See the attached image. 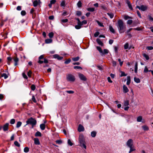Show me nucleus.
Wrapping results in <instances>:
<instances>
[{
  "mask_svg": "<svg viewBox=\"0 0 153 153\" xmlns=\"http://www.w3.org/2000/svg\"><path fill=\"white\" fill-rule=\"evenodd\" d=\"M118 28L119 32L120 33H123L125 31L126 29V27L124 25L123 21L121 20H119L118 22Z\"/></svg>",
  "mask_w": 153,
  "mask_h": 153,
  "instance_id": "obj_1",
  "label": "nucleus"
},
{
  "mask_svg": "<svg viewBox=\"0 0 153 153\" xmlns=\"http://www.w3.org/2000/svg\"><path fill=\"white\" fill-rule=\"evenodd\" d=\"M79 141L80 144V146L86 149V146L85 145V142L83 135L80 134L79 135Z\"/></svg>",
  "mask_w": 153,
  "mask_h": 153,
  "instance_id": "obj_2",
  "label": "nucleus"
},
{
  "mask_svg": "<svg viewBox=\"0 0 153 153\" xmlns=\"http://www.w3.org/2000/svg\"><path fill=\"white\" fill-rule=\"evenodd\" d=\"M26 123L27 124L26 125L29 124H30L32 125V128H33V126L36 125V121L35 119L31 117L27 121Z\"/></svg>",
  "mask_w": 153,
  "mask_h": 153,
  "instance_id": "obj_3",
  "label": "nucleus"
},
{
  "mask_svg": "<svg viewBox=\"0 0 153 153\" xmlns=\"http://www.w3.org/2000/svg\"><path fill=\"white\" fill-rule=\"evenodd\" d=\"M67 79L68 81L73 82L75 81V78L73 75L68 74L67 76Z\"/></svg>",
  "mask_w": 153,
  "mask_h": 153,
  "instance_id": "obj_4",
  "label": "nucleus"
},
{
  "mask_svg": "<svg viewBox=\"0 0 153 153\" xmlns=\"http://www.w3.org/2000/svg\"><path fill=\"white\" fill-rule=\"evenodd\" d=\"M136 8H138L142 11H145L147 9V7L146 5H142L140 6H137Z\"/></svg>",
  "mask_w": 153,
  "mask_h": 153,
  "instance_id": "obj_5",
  "label": "nucleus"
},
{
  "mask_svg": "<svg viewBox=\"0 0 153 153\" xmlns=\"http://www.w3.org/2000/svg\"><path fill=\"white\" fill-rule=\"evenodd\" d=\"M127 145L129 147L133 146V140L131 139L128 140L127 142Z\"/></svg>",
  "mask_w": 153,
  "mask_h": 153,
  "instance_id": "obj_6",
  "label": "nucleus"
},
{
  "mask_svg": "<svg viewBox=\"0 0 153 153\" xmlns=\"http://www.w3.org/2000/svg\"><path fill=\"white\" fill-rule=\"evenodd\" d=\"M79 78L82 80L83 81H86V78L82 74H79Z\"/></svg>",
  "mask_w": 153,
  "mask_h": 153,
  "instance_id": "obj_7",
  "label": "nucleus"
},
{
  "mask_svg": "<svg viewBox=\"0 0 153 153\" xmlns=\"http://www.w3.org/2000/svg\"><path fill=\"white\" fill-rule=\"evenodd\" d=\"M53 57L54 58L57 59L59 60H61L63 58V57L60 56L59 55L57 54H55L53 55Z\"/></svg>",
  "mask_w": 153,
  "mask_h": 153,
  "instance_id": "obj_8",
  "label": "nucleus"
},
{
  "mask_svg": "<svg viewBox=\"0 0 153 153\" xmlns=\"http://www.w3.org/2000/svg\"><path fill=\"white\" fill-rule=\"evenodd\" d=\"M123 92L124 93H126L129 91V90L127 87L125 85H124L123 86Z\"/></svg>",
  "mask_w": 153,
  "mask_h": 153,
  "instance_id": "obj_9",
  "label": "nucleus"
},
{
  "mask_svg": "<svg viewBox=\"0 0 153 153\" xmlns=\"http://www.w3.org/2000/svg\"><path fill=\"white\" fill-rule=\"evenodd\" d=\"M8 126H9V123H6L5 124L4 126H3V130L4 131H7L8 129Z\"/></svg>",
  "mask_w": 153,
  "mask_h": 153,
  "instance_id": "obj_10",
  "label": "nucleus"
},
{
  "mask_svg": "<svg viewBox=\"0 0 153 153\" xmlns=\"http://www.w3.org/2000/svg\"><path fill=\"white\" fill-rule=\"evenodd\" d=\"M44 59V55H41L39 58V61L38 62L40 64H42L43 62V61L41 60V59Z\"/></svg>",
  "mask_w": 153,
  "mask_h": 153,
  "instance_id": "obj_11",
  "label": "nucleus"
},
{
  "mask_svg": "<svg viewBox=\"0 0 153 153\" xmlns=\"http://www.w3.org/2000/svg\"><path fill=\"white\" fill-rule=\"evenodd\" d=\"M84 127L81 125H79L78 128V131L79 132L83 131H84Z\"/></svg>",
  "mask_w": 153,
  "mask_h": 153,
  "instance_id": "obj_12",
  "label": "nucleus"
},
{
  "mask_svg": "<svg viewBox=\"0 0 153 153\" xmlns=\"http://www.w3.org/2000/svg\"><path fill=\"white\" fill-rule=\"evenodd\" d=\"M34 143L36 145H39L40 144V142L39 139L37 138H34Z\"/></svg>",
  "mask_w": 153,
  "mask_h": 153,
  "instance_id": "obj_13",
  "label": "nucleus"
},
{
  "mask_svg": "<svg viewBox=\"0 0 153 153\" xmlns=\"http://www.w3.org/2000/svg\"><path fill=\"white\" fill-rule=\"evenodd\" d=\"M126 3L127 4L129 8L131 10H132L133 8L131 4L130 1L128 0H126Z\"/></svg>",
  "mask_w": 153,
  "mask_h": 153,
  "instance_id": "obj_14",
  "label": "nucleus"
},
{
  "mask_svg": "<svg viewBox=\"0 0 153 153\" xmlns=\"http://www.w3.org/2000/svg\"><path fill=\"white\" fill-rule=\"evenodd\" d=\"M97 42L100 45L102 46H103V43L99 39H97L96 40Z\"/></svg>",
  "mask_w": 153,
  "mask_h": 153,
  "instance_id": "obj_15",
  "label": "nucleus"
},
{
  "mask_svg": "<svg viewBox=\"0 0 153 153\" xmlns=\"http://www.w3.org/2000/svg\"><path fill=\"white\" fill-rule=\"evenodd\" d=\"M13 60L15 62L14 64L15 65H18V62L19 60L18 58L17 57H15L13 59Z\"/></svg>",
  "mask_w": 153,
  "mask_h": 153,
  "instance_id": "obj_16",
  "label": "nucleus"
},
{
  "mask_svg": "<svg viewBox=\"0 0 153 153\" xmlns=\"http://www.w3.org/2000/svg\"><path fill=\"white\" fill-rule=\"evenodd\" d=\"M52 42V40L51 39H47L45 40V42L46 44L51 43Z\"/></svg>",
  "mask_w": 153,
  "mask_h": 153,
  "instance_id": "obj_17",
  "label": "nucleus"
},
{
  "mask_svg": "<svg viewBox=\"0 0 153 153\" xmlns=\"http://www.w3.org/2000/svg\"><path fill=\"white\" fill-rule=\"evenodd\" d=\"M40 127L41 130H44L45 128V123L41 124L40 125Z\"/></svg>",
  "mask_w": 153,
  "mask_h": 153,
  "instance_id": "obj_18",
  "label": "nucleus"
},
{
  "mask_svg": "<svg viewBox=\"0 0 153 153\" xmlns=\"http://www.w3.org/2000/svg\"><path fill=\"white\" fill-rule=\"evenodd\" d=\"M8 75H9V74H7L5 73H3L1 74V76L4 77L5 79H6L8 77Z\"/></svg>",
  "mask_w": 153,
  "mask_h": 153,
  "instance_id": "obj_19",
  "label": "nucleus"
},
{
  "mask_svg": "<svg viewBox=\"0 0 153 153\" xmlns=\"http://www.w3.org/2000/svg\"><path fill=\"white\" fill-rule=\"evenodd\" d=\"M131 81V78L130 76H128L127 77V81L126 84L127 85H129Z\"/></svg>",
  "mask_w": 153,
  "mask_h": 153,
  "instance_id": "obj_20",
  "label": "nucleus"
},
{
  "mask_svg": "<svg viewBox=\"0 0 153 153\" xmlns=\"http://www.w3.org/2000/svg\"><path fill=\"white\" fill-rule=\"evenodd\" d=\"M81 23H77V25L75 26V27L77 29H79L81 27Z\"/></svg>",
  "mask_w": 153,
  "mask_h": 153,
  "instance_id": "obj_21",
  "label": "nucleus"
},
{
  "mask_svg": "<svg viewBox=\"0 0 153 153\" xmlns=\"http://www.w3.org/2000/svg\"><path fill=\"white\" fill-rule=\"evenodd\" d=\"M109 29L110 31L111 32H112L113 33H115L114 30L111 26H109Z\"/></svg>",
  "mask_w": 153,
  "mask_h": 153,
  "instance_id": "obj_22",
  "label": "nucleus"
},
{
  "mask_svg": "<svg viewBox=\"0 0 153 153\" xmlns=\"http://www.w3.org/2000/svg\"><path fill=\"white\" fill-rule=\"evenodd\" d=\"M109 51L108 50L106 49H104L103 51H102V53H101L102 54H107L108 53Z\"/></svg>",
  "mask_w": 153,
  "mask_h": 153,
  "instance_id": "obj_23",
  "label": "nucleus"
},
{
  "mask_svg": "<svg viewBox=\"0 0 153 153\" xmlns=\"http://www.w3.org/2000/svg\"><path fill=\"white\" fill-rule=\"evenodd\" d=\"M22 124V123L20 121L18 122L16 124V127L17 128L21 126Z\"/></svg>",
  "mask_w": 153,
  "mask_h": 153,
  "instance_id": "obj_24",
  "label": "nucleus"
},
{
  "mask_svg": "<svg viewBox=\"0 0 153 153\" xmlns=\"http://www.w3.org/2000/svg\"><path fill=\"white\" fill-rule=\"evenodd\" d=\"M142 119V116H139L137 117V120L138 122H141Z\"/></svg>",
  "mask_w": 153,
  "mask_h": 153,
  "instance_id": "obj_25",
  "label": "nucleus"
},
{
  "mask_svg": "<svg viewBox=\"0 0 153 153\" xmlns=\"http://www.w3.org/2000/svg\"><path fill=\"white\" fill-rule=\"evenodd\" d=\"M79 56H77L76 57L72 58V60L74 61H77L79 60Z\"/></svg>",
  "mask_w": 153,
  "mask_h": 153,
  "instance_id": "obj_26",
  "label": "nucleus"
},
{
  "mask_svg": "<svg viewBox=\"0 0 153 153\" xmlns=\"http://www.w3.org/2000/svg\"><path fill=\"white\" fill-rule=\"evenodd\" d=\"M142 128L145 131H148L149 129L148 127L146 126H142Z\"/></svg>",
  "mask_w": 153,
  "mask_h": 153,
  "instance_id": "obj_27",
  "label": "nucleus"
},
{
  "mask_svg": "<svg viewBox=\"0 0 153 153\" xmlns=\"http://www.w3.org/2000/svg\"><path fill=\"white\" fill-rule=\"evenodd\" d=\"M38 2L37 0L34 1L33 2V6L34 7H36L38 4Z\"/></svg>",
  "mask_w": 153,
  "mask_h": 153,
  "instance_id": "obj_28",
  "label": "nucleus"
},
{
  "mask_svg": "<svg viewBox=\"0 0 153 153\" xmlns=\"http://www.w3.org/2000/svg\"><path fill=\"white\" fill-rule=\"evenodd\" d=\"M134 81L137 83H139L140 82V80L138 78H136V77H134Z\"/></svg>",
  "mask_w": 153,
  "mask_h": 153,
  "instance_id": "obj_29",
  "label": "nucleus"
},
{
  "mask_svg": "<svg viewBox=\"0 0 153 153\" xmlns=\"http://www.w3.org/2000/svg\"><path fill=\"white\" fill-rule=\"evenodd\" d=\"M96 132L94 131H93L91 132V136L93 137H95L96 135Z\"/></svg>",
  "mask_w": 153,
  "mask_h": 153,
  "instance_id": "obj_30",
  "label": "nucleus"
},
{
  "mask_svg": "<svg viewBox=\"0 0 153 153\" xmlns=\"http://www.w3.org/2000/svg\"><path fill=\"white\" fill-rule=\"evenodd\" d=\"M35 136L40 137L41 136V134L40 132L37 131L35 134Z\"/></svg>",
  "mask_w": 153,
  "mask_h": 153,
  "instance_id": "obj_31",
  "label": "nucleus"
},
{
  "mask_svg": "<svg viewBox=\"0 0 153 153\" xmlns=\"http://www.w3.org/2000/svg\"><path fill=\"white\" fill-rule=\"evenodd\" d=\"M97 50L99 51L100 53L101 54L102 53V51L101 48L99 46H97Z\"/></svg>",
  "mask_w": 153,
  "mask_h": 153,
  "instance_id": "obj_32",
  "label": "nucleus"
},
{
  "mask_svg": "<svg viewBox=\"0 0 153 153\" xmlns=\"http://www.w3.org/2000/svg\"><path fill=\"white\" fill-rule=\"evenodd\" d=\"M129 147L130 148V150L129 151V153H130L131 152L135 150V149L134 148V146H133Z\"/></svg>",
  "mask_w": 153,
  "mask_h": 153,
  "instance_id": "obj_33",
  "label": "nucleus"
},
{
  "mask_svg": "<svg viewBox=\"0 0 153 153\" xmlns=\"http://www.w3.org/2000/svg\"><path fill=\"white\" fill-rule=\"evenodd\" d=\"M129 105V101L128 100H126L124 102V105L125 106H127Z\"/></svg>",
  "mask_w": 153,
  "mask_h": 153,
  "instance_id": "obj_34",
  "label": "nucleus"
},
{
  "mask_svg": "<svg viewBox=\"0 0 153 153\" xmlns=\"http://www.w3.org/2000/svg\"><path fill=\"white\" fill-rule=\"evenodd\" d=\"M54 35V33L53 32H51L50 33L48 34L49 37L51 38L53 37Z\"/></svg>",
  "mask_w": 153,
  "mask_h": 153,
  "instance_id": "obj_35",
  "label": "nucleus"
},
{
  "mask_svg": "<svg viewBox=\"0 0 153 153\" xmlns=\"http://www.w3.org/2000/svg\"><path fill=\"white\" fill-rule=\"evenodd\" d=\"M71 59H67L66 61H65L64 63L66 64H68L69 63L71 62Z\"/></svg>",
  "mask_w": 153,
  "mask_h": 153,
  "instance_id": "obj_36",
  "label": "nucleus"
},
{
  "mask_svg": "<svg viewBox=\"0 0 153 153\" xmlns=\"http://www.w3.org/2000/svg\"><path fill=\"white\" fill-rule=\"evenodd\" d=\"M143 56L146 60H148L149 59V56L146 54L144 53L143 54Z\"/></svg>",
  "mask_w": 153,
  "mask_h": 153,
  "instance_id": "obj_37",
  "label": "nucleus"
},
{
  "mask_svg": "<svg viewBox=\"0 0 153 153\" xmlns=\"http://www.w3.org/2000/svg\"><path fill=\"white\" fill-rule=\"evenodd\" d=\"M82 3L80 1H79L77 3V5L78 7L80 8L81 7H82Z\"/></svg>",
  "mask_w": 153,
  "mask_h": 153,
  "instance_id": "obj_38",
  "label": "nucleus"
},
{
  "mask_svg": "<svg viewBox=\"0 0 153 153\" xmlns=\"http://www.w3.org/2000/svg\"><path fill=\"white\" fill-rule=\"evenodd\" d=\"M128 43H126L124 45V48L125 49H127L128 48Z\"/></svg>",
  "mask_w": 153,
  "mask_h": 153,
  "instance_id": "obj_39",
  "label": "nucleus"
},
{
  "mask_svg": "<svg viewBox=\"0 0 153 153\" xmlns=\"http://www.w3.org/2000/svg\"><path fill=\"white\" fill-rule=\"evenodd\" d=\"M107 15L110 17L111 18H112L114 17V14L113 13H108Z\"/></svg>",
  "mask_w": 153,
  "mask_h": 153,
  "instance_id": "obj_40",
  "label": "nucleus"
},
{
  "mask_svg": "<svg viewBox=\"0 0 153 153\" xmlns=\"http://www.w3.org/2000/svg\"><path fill=\"white\" fill-rule=\"evenodd\" d=\"M36 88V86L34 85H32L31 86V89L33 91L35 90Z\"/></svg>",
  "mask_w": 153,
  "mask_h": 153,
  "instance_id": "obj_41",
  "label": "nucleus"
},
{
  "mask_svg": "<svg viewBox=\"0 0 153 153\" xmlns=\"http://www.w3.org/2000/svg\"><path fill=\"white\" fill-rule=\"evenodd\" d=\"M87 10L89 11L93 12L94 10V8H88L87 9Z\"/></svg>",
  "mask_w": 153,
  "mask_h": 153,
  "instance_id": "obj_42",
  "label": "nucleus"
},
{
  "mask_svg": "<svg viewBox=\"0 0 153 153\" xmlns=\"http://www.w3.org/2000/svg\"><path fill=\"white\" fill-rule=\"evenodd\" d=\"M15 120L14 119H13L10 120V123L11 124H13L15 123Z\"/></svg>",
  "mask_w": 153,
  "mask_h": 153,
  "instance_id": "obj_43",
  "label": "nucleus"
},
{
  "mask_svg": "<svg viewBox=\"0 0 153 153\" xmlns=\"http://www.w3.org/2000/svg\"><path fill=\"white\" fill-rule=\"evenodd\" d=\"M14 144L15 145L17 146V147H19L20 146V144L17 141H15L14 142Z\"/></svg>",
  "mask_w": 153,
  "mask_h": 153,
  "instance_id": "obj_44",
  "label": "nucleus"
},
{
  "mask_svg": "<svg viewBox=\"0 0 153 153\" xmlns=\"http://www.w3.org/2000/svg\"><path fill=\"white\" fill-rule=\"evenodd\" d=\"M124 18L125 20H127L129 19H132V18L127 15H125L124 16Z\"/></svg>",
  "mask_w": 153,
  "mask_h": 153,
  "instance_id": "obj_45",
  "label": "nucleus"
},
{
  "mask_svg": "<svg viewBox=\"0 0 153 153\" xmlns=\"http://www.w3.org/2000/svg\"><path fill=\"white\" fill-rule=\"evenodd\" d=\"M87 23V22L85 20H83L82 22H81V26L83 25H85Z\"/></svg>",
  "mask_w": 153,
  "mask_h": 153,
  "instance_id": "obj_46",
  "label": "nucleus"
},
{
  "mask_svg": "<svg viewBox=\"0 0 153 153\" xmlns=\"http://www.w3.org/2000/svg\"><path fill=\"white\" fill-rule=\"evenodd\" d=\"M121 75L120 76H126L127 75V74H126L123 71H121Z\"/></svg>",
  "mask_w": 153,
  "mask_h": 153,
  "instance_id": "obj_47",
  "label": "nucleus"
},
{
  "mask_svg": "<svg viewBox=\"0 0 153 153\" xmlns=\"http://www.w3.org/2000/svg\"><path fill=\"white\" fill-rule=\"evenodd\" d=\"M21 14L22 16H24L26 15V12L25 10H22L21 12Z\"/></svg>",
  "mask_w": 153,
  "mask_h": 153,
  "instance_id": "obj_48",
  "label": "nucleus"
},
{
  "mask_svg": "<svg viewBox=\"0 0 153 153\" xmlns=\"http://www.w3.org/2000/svg\"><path fill=\"white\" fill-rule=\"evenodd\" d=\"M29 151V149L27 147H25L24 149V152H27Z\"/></svg>",
  "mask_w": 153,
  "mask_h": 153,
  "instance_id": "obj_49",
  "label": "nucleus"
},
{
  "mask_svg": "<svg viewBox=\"0 0 153 153\" xmlns=\"http://www.w3.org/2000/svg\"><path fill=\"white\" fill-rule=\"evenodd\" d=\"M74 69H82V68L80 66H75L74 67Z\"/></svg>",
  "mask_w": 153,
  "mask_h": 153,
  "instance_id": "obj_50",
  "label": "nucleus"
},
{
  "mask_svg": "<svg viewBox=\"0 0 153 153\" xmlns=\"http://www.w3.org/2000/svg\"><path fill=\"white\" fill-rule=\"evenodd\" d=\"M82 15V13L80 11H78L76 12V15L78 16H81Z\"/></svg>",
  "mask_w": 153,
  "mask_h": 153,
  "instance_id": "obj_51",
  "label": "nucleus"
},
{
  "mask_svg": "<svg viewBox=\"0 0 153 153\" xmlns=\"http://www.w3.org/2000/svg\"><path fill=\"white\" fill-rule=\"evenodd\" d=\"M146 49L149 50H152L153 49V46H148L146 48Z\"/></svg>",
  "mask_w": 153,
  "mask_h": 153,
  "instance_id": "obj_52",
  "label": "nucleus"
},
{
  "mask_svg": "<svg viewBox=\"0 0 153 153\" xmlns=\"http://www.w3.org/2000/svg\"><path fill=\"white\" fill-rule=\"evenodd\" d=\"M56 143L58 144H61L62 143V142L60 140H58L56 141Z\"/></svg>",
  "mask_w": 153,
  "mask_h": 153,
  "instance_id": "obj_53",
  "label": "nucleus"
},
{
  "mask_svg": "<svg viewBox=\"0 0 153 153\" xmlns=\"http://www.w3.org/2000/svg\"><path fill=\"white\" fill-rule=\"evenodd\" d=\"M68 144L70 146H72L73 145V143L71 142V140L69 139L68 140Z\"/></svg>",
  "mask_w": 153,
  "mask_h": 153,
  "instance_id": "obj_54",
  "label": "nucleus"
},
{
  "mask_svg": "<svg viewBox=\"0 0 153 153\" xmlns=\"http://www.w3.org/2000/svg\"><path fill=\"white\" fill-rule=\"evenodd\" d=\"M65 92L69 94H72L74 93V92L72 91H67Z\"/></svg>",
  "mask_w": 153,
  "mask_h": 153,
  "instance_id": "obj_55",
  "label": "nucleus"
},
{
  "mask_svg": "<svg viewBox=\"0 0 153 153\" xmlns=\"http://www.w3.org/2000/svg\"><path fill=\"white\" fill-rule=\"evenodd\" d=\"M32 74V72L31 71H29L27 73V75L29 77H31V75Z\"/></svg>",
  "mask_w": 153,
  "mask_h": 153,
  "instance_id": "obj_56",
  "label": "nucleus"
},
{
  "mask_svg": "<svg viewBox=\"0 0 153 153\" xmlns=\"http://www.w3.org/2000/svg\"><path fill=\"white\" fill-rule=\"evenodd\" d=\"M149 71L148 69L146 66H145L144 70V72L145 73H147Z\"/></svg>",
  "mask_w": 153,
  "mask_h": 153,
  "instance_id": "obj_57",
  "label": "nucleus"
},
{
  "mask_svg": "<svg viewBox=\"0 0 153 153\" xmlns=\"http://www.w3.org/2000/svg\"><path fill=\"white\" fill-rule=\"evenodd\" d=\"M99 32H97L95 33L94 34V35L95 37H97L99 35Z\"/></svg>",
  "mask_w": 153,
  "mask_h": 153,
  "instance_id": "obj_58",
  "label": "nucleus"
},
{
  "mask_svg": "<svg viewBox=\"0 0 153 153\" xmlns=\"http://www.w3.org/2000/svg\"><path fill=\"white\" fill-rule=\"evenodd\" d=\"M32 101L34 102H36V100L35 99V97L34 95H33L32 97Z\"/></svg>",
  "mask_w": 153,
  "mask_h": 153,
  "instance_id": "obj_59",
  "label": "nucleus"
},
{
  "mask_svg": "<svg viewBox=\"0 0 153 153\" xmlns=\"http://www.w3.org/2000/svg\"><path fill=\"white\" fill-rule=\"evenodd\" d=\"M97 22L98 24V25H99L101 27H103L104 26L102 24L100 23L99 21H97Z\"/></svg>",
  "mask_w": 153,
  "mask_h": 153,
  "instance_id": "obj_60",
  "label": "nucleus"
},
{
  "mask_svg": "<svg viewBox=\"0 0 153 153\" xmlns=\"http://www.w3.org/2000/svg\"><path fill=\"white\" fill-rule=\"evenodd\" d=\"M118 61L119 62L121 66L123 63V61H121V60L120 59H118Z\"/></svg>",
  "mask_w": 153,
  "mask_h": 153,
  "instance_id": "obj_61",
  "label": "nucleus"
},
{
  "mask_svg": "<svg viewBox=\"0 0 153 153\" xmlns=\"http://www.w3.org/2000/svg\"><path fill=\"white\" fill-rule=\"evenodd\" d=\"M22 76L25 79H27V76H26V75L25 74V73H22Z\"/></svg>",
  "mask_w": 153,
  "mask_h": 153,
  "instance_id": "obj_62",
  "label": "nucleus"
},
{
  "mask_svg": "<svg viewBox=\"0 0 153 153\" xmlns=\"http://www.w3.org/2000/svg\"><path fill=\"white\" fill-rule=\"evenodd\" d=\"M65 1H62L61 2V3L60 4L61 6H65Z\"/></svg>",
  "mask_w": 153,
  "mask_h": 153,
  "instance_id": "obj_63",
  "label": "nucleus"
},
{
  "mask_svg": "<svg viewBox=\"0 0 153 153\" xmlns=\"http://www.w3.org/2000/svg\"><path fill=\"white\" fill-rule=\"evenodd\" d=\"M132 22V21L131 20H128L127 22V23L128 24L130 25Z\"/></svg>",
  "mask_w": 153,
  "mask_h": 153,
  "instance_id": "obj_64",
  "label": "nucleus"
}]
</instances>
